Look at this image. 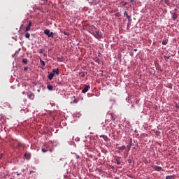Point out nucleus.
<instances>
[{
  "label": "nucleus",
  "instance_id": "1",
  "mask_svg": "<svg viewBox=\"0 0 179 179\" xmlns=\"http://www.w3.org/2000/svg\"><path fill=\"white\" fill-rule=\"evenodd\" d=\"M44 34H45L46 36H48V37H49L50 38H54V33L50 32V29H45L44 31Z\"/></svg>",
  "mask_w": 179,
  "mask_h": 179
},
{
  "label": "nucleus",
  "instance_id": "2",
  "mask_svg": "<svg viewBox=\"0 0 179 179\" xmlns=\"http://www.w3.org/2000/svg\"><path fill=\"white\" fill-rule=\"evenodd\" d=\"M93 36L95 37V38H97L98 40H100L103 36H101V32L100 31H96Z\"/></svg>",
  "mask_w": 179,
  "mask_h": 179
},
{
  "label": "nucleus",
  "instance_id": "3",
  "mask_svg": "<svg viewBox=\"0 0 179 179\" xmlns=\"http://www.w3.org/2000/svg\"><path fill=\"white\" fill-rule=\"evenodd\" d=\"M152 168L155 171H162V170H163V168H162V166H157V165L152 166Z\"/></svg>",
  "mask_w": 179,
  "mask_h": 179
},
{
  "label": "nucleus",
  "instance_id": "4",
  "mask_svg": "<svg viewBox=\"0 0 179 179\" xmlns=\"http://www.w3.org/2000/svg\"><path fill=\"white\" fill-rule=\"evenodd\" d=\"M31 26H33V23L31 22H29L25 29V33H27V31H30V29H31Z\"/></svg>",
  "mask_w": 179,
  "mask_h": 179
},
{
  "label": "nucleus",
  "instance_id": "5",
  "mask_svg": "<svg viewBox=\"0 0 179 179\" xmlns=\"http://www.w3.org/2000/svg\"><path fill=\"white\" fill-rule=\"evenodd\" d=\"M52 73L57 75L58 76V75H59V69H53Z\"/></svg>",
  "mask_w": 179,
  "mask_h": 179
},
{
  "label": "nucleus",
  "instance_id": "6",
  "mask_svg": "<svg viewBox=\"0 0 179 179\" xmlns=\"http://www.w3.org/2000/svg\"><path fill=\"white\" fill-rule=\"evenodd\" d=\"M90 88V85H86L84 89L82 90V93H87V92L89 91V89Z\"/></svg>",
  "mask_w": 179,
  "mask_h": 179
},
{
  "label": "nucleus",
  "instance_id": "7",
  "mask_svg": "<svg viewBox=\"0 0 179 179\" xmlns=\"http://www.w3.org/2000/svg\"><path fill=\"white\" fill-rule=\"evenodd\" d=\"M54 76H55V74L54 73H50L49 75H48V79L49 80H52V79L54 78Z\"/></svg>",
  "mask_w": 179,
  "mask_h": 179
},
{
  "label": "nucleus",
  "instance_id": "8",
  "mask_svg": "<svg viewBox=\"0 0 179 179\" xmlns=\"http://www.w3.org/2000/svg\"><path fill=\"white\" fill-rule=\"evenodd\" d=\"M100 138H103V139L106 141V142H108V137L106 135H101L100 136Z\"/></svg>",
  "mask_w": 179,
  "mask_h": 179
},
{
  "label": "nucleus",
  "instance_id": "9",
  "mask_svg": "<svg viewBox=\"0 0 179 179\" xmlns=\"http://www.w3.org/2000/svg\"><path fill=\"white\" fill-rule=\"evenodd\" d=\"M28 97L29 99H30V100H34V94L30 93L29 94H28Z\"/></svg>",
  "mask_w": 179,
  "mask_h": 179
},
{
  "label": "nucleus",
  "instance_id": "10",
  "mask_svg": "<svg viewBox=\"0 0 179 179\" xmlns=\"http://www.w3.org/2000/svg\"><path fill=\"white\" fill-rule=\"evenodd\" d=\"M47 89H48L50 91H52V90H54V87H52V85H48Z\"/></svg>",
  "mask_w": 179,
  "mask_h": 179
},
{
  "label": "nucleus",
  "instance_id": "11",
  "mask_svg": "<svg viewBox=\"0 0 179 179\" xmlns=\"http://www.w3.org/2000/svg\"><path fill=\"white\" fill-rule=\"evenodd\" d=\"M24 157L27 159V160H30V154L25 153Z\"/></svg>",
  "mask_w": 179,
  "mask_h": 179
},
{
  "label": "nucleus",
  "instance_id": "12",
  "mask_svg": "<svg viewBox=\"0 0 179 179\" xmlns=\"http://www.w3.org/2000/svg\"><path fill=\"white\" fill-rule=\"evenodd\" d=\"M118 150H120L121 152H122V150H125V146L124 145H122L121 147H118Z\"/></svg>",
  "mask_w": 179,
  "mask_h": 179
},
{
  "label": "nucleus",
  "instance_id": "13",
  "mask_svg": "<svg viewBox=\"0 0 179 179\" xmlns=\"http://www.w3.org/2000/svg\"><path fill=\"white\" fill-rule=\"evenodd\" d=\"M178 17V16H177V13H174L172 16L173 20H176V19H177Z\"/></svg>",
  "mask_w": 179,
  "mask_h": 179
},
{
  "label": "nucleus",
  "instance_id": "14",
  "mask_svg": "<svg viewBox=\"0 0 179 179\" xmlns=\"http://www.w3.org/2000/svg\"><path fill=\"white\" fill-rule=\"evenodd\" d=\"M40 64L42 65V66H45V62L43 61V59H40Z\"/></svg>",
  "mask_w": 179,
  "mask_h": 179
},
{
  "label": "nucleus",
  "instance_id": "15",
  "mask_svg": "<svg viewBox=\"0 0 179 179\" xmlns=\"http://www.w3.org/2000/svg\"><path fill=\"white\" fill-rule=\"evenodd\" d=\"M115 163H116V164H117V165H120V164H121V161H120V159H115Z\"/></svg>",
  "mask_w": 179,
  "mask_h": 179
},
{
  "label": "nucleus",
  "instance_id": "16",
  "mask_svg": "<svg viewBox=\"0 0 179 179\" xmlns=\"http://www.w3.org/2000/svg\"><path fill=\"white\" fill-rule=\"evenodd\" d=\"M124 15L127 17V19H129L131 17L129 15H128V13L127 11L124 13Z\"/></svg>",
  "mask_w": 179,
  "mask_h": 179
},
{
  "label": "nucleus",
  "instance_id": "17",
  "mask_svg": "<svg viewBox=\"0 0 179 179\" xmlns=\"http://www.w3.org/2000/svg\"><path fill=\"white\" fill-rule=\"evenodd\" d=\"M168 42H169L168 40H164V41H162V45H166Z\"/></svg>",
  "mask_w": 179,
  "mask_h": 179
},
{
  "label": "nucleus",
  "instance_id": "18",
  "mask_svg": "<svg viewBox=\"0 0 179 179\" xmlns=\"http://www.w3.org/2000/svg\"><path fill=\"white\" fill-rule=\"evenodd\" d=\"M25 38H30V34H29V32H27V33L25 34Z\"/></svg>",
  "mask_w": 179,
  "mask_h": 179
},
{
  "label": "nucleus",
  "instance_id": "19",
  "mask_svg": "<svg viewBox=\"0 0 179 179\" xmlns=\"http://www.w3.org/2000/svg\"><path fill=\"white\" fill-rule=\"evenodd\" d=\"M23 64H27V59H22Z\"/></svg>",
  "mask_w": 179,
  "mask_h": 179
},
{
  "label": "nucleus",
  "instance_id": "20",
  "mask_svg": "<svg viewBox=\"0 0 179 179\" xmlns=\"http://www.w3.org/2000/svg\"><path fill=\"white\" fill-rule=\"evenodd\" d=\"M171 178H173V176H167L166 177V179H171Z\"/></svg>",
  "mask_w": 179,
  "mask_h": 179
},
{
  "label": "nucleus",
  "instance_id": "21",
  "mask_svg": "<svg viewBox=\"0 0 179 179\" xmlns=\"http://www.w3.org/2000/svg\"><path fill=\"white\" fill-rule=\"evenodd\" d=\"M42 152H43V153H45V152H47V149H45V148H42Z\"/></svg>",
  "mask_w": 179,
  "mask_h": 179
},
{
  "label": "nucleus",
  "instance_id": "22",
  "mask_svg": "<svg viewBox=\"0 0 179 179\" xmlns=\"http://www.w3.org/2000/svg\"><path fill=\"white\" fill-rule=\"evenodd\" d=\"M17 148H22V143H18V144H17Z\"/></svg>",
  "mask_w": 179,
  "mask_h": 179
},
{
  "label": "nucleus",
  "instance_id": "23",
  "mask_svg": "<svg viewBox=\"0 0 179 179\" xmlns=\"http://www.w3.org/2000/svg\"><path fill=\"white\" fill-rule=\"evenodd\" d=\"M125 5H127V2H124L122 3V6H125Z\"/></svg>",
  "mask_w": 179,
  "mask_h": 179
},
{
  "label": "nucleus",
  "instance_id": "24",
  "mask_svg": "<svg viewBox=\"0 0 179 179\" xmlns=\"http://www.w3.org/2000/svg\"><path fill=\"white\" fill-rule=\"evenodd\" d=\"M28 69H29V67H28V66H26V67L24 68V71H27Z\"/></svg>",
  "mask_w": 179,
  "mask_h": 179
},
{
  "label": "nucleus",
  "instance_id": "25",
  "mask_svg": "<svg viewBox=\"0 0 179 179\" xmlns=\"http://www.w3.org/2000/svg\"><path fill=\"white\" fill-rule=\"evenodd\" d=\"M128 150H131V145H127Z\"/></svg>",
  "mask_w": 179,
  "mask_h": 179
},
{
  "label": "nucleus",
  "instance_id": "26",
  "mask_svg": "<svg viewBox=\"0 0 179 179\" xmlns=\"http://www.w3.org/2000/svg\"><path fill=\"white\" fill-rule=\"evenodd\" d=\"M89 3L90 5H93V1H90Z\"/></svg>",
  "mask_w": 179,
  "mask_h": 179
},
{
  "label": "nucleus",
  "instance_id": "27",
  "mask_svg": "<svg viewBox=\"0 0 179 179\" xmlns=\"http://www.w3.org/2000/svg\"><path fill=\"white\" fill-rule=\"evenodd\" d=\"M40 53H41V54H43V49H41V50H40Z\"/></svg>",
  "mask_w": 179,
  "mask_h": 179
},
{
  "label": "nucleus",
  "instance_id": "28",
  "mask_svg": "<svg viewBox=\"0 0 179 179\" xmlns=\"http://www.w3.org/2000/svg\"><path fill=\"white\" fill-rule=\"evenodd\" d=\"M126 100H127V101H129V98H127Z\"/></svg>",
  "mask_w": 179,
  "mask_h": 179
},
{
  "label": "nucleus",
  "instance_id": "29",
  "mask_svg": "<svg viewBox=\"0 0 179 179\" xmlns=\"http://www.w3.org/2000/svg\"><path fill=\"white\" fill-rule=\"evenodd\" d=\"M174 10H175V12H177V8H175Z\"/></svg>",
  "mask_w": 179,
  "mask_h": 179
},
{
  "label": "nucleus",
  "instance_id": "30",
  "mask_svg": "<svg viewBox=\"0 0 179 179\" xmlns=\"http://www.w3.org/2000/svg\"><path fill=\"white\" fill-rule=\"evenodd\" d=\"M121 152H122L121 150H119V151H118V153H121Z\"/></svg>",
  "mask_w": 179,
  "mask_h": 179
},
{
  "label": "nucleus",
  "instance_id": "31",
  "mask_svg": "<svg viewBox=\"0 0 179 179\" xmlns=\"http://www.w3.org/2000/svg\"><path fill=\"white\" fill-rule=\"evenodd\" d=\"M129 163H131V159H129Z\"/></svg>",
  "mask_w": 179,
  "mask_h": 179
},
{
  "label": "nucleus",
  "instance_id": "32",
  "mask_svg": "<svg viewBox=\"0 0 179 179\" xmlns=\"http://www.w3.org/2000/svg\"><path fill=\"white\" fill-rule=\"evenodd\" d=\"M134 51H138V50L137 49H134Z\"/></svg>",
  "mask_w": 179,
  "mask_h": 179
},
{
  "label": "nucleus",
  "instance_id": "33",
  "mask_svg": "<svg viewBox=\"0 0 179 179\" xmlns=\"http://www.w3.org/2000/svg\"><path fill=\"white\" fill-rule=\"evenodd\" d=\"M24 93H25V92H22V94H24Z\"/></svg>",
  "mask_w": 179,
  "mask_h": 179
},
{
  "label": "nucleus",
  "instance_id": "34",
  "mask_svg": "<svg viewBox=\"0 0 179 179\" xmlns=\"http://www.w3.org/2000/svg\"><path fill=\"white\" fill-rule=\"evenodd\" d=\"M112 169H114V166H112Z\"/></svg>",
  "mask_w": 179,
  "mask_h": 179
},
{
  "label": "nucleus",
  "instance_id": "35",
  "mask_svg": "<svg viewBox=\"0 0 179 179\" xmlns=\"http://www.w3.org/2000/svg\"><path fill=\"white\" fill-rule=\"evenodd\" d=\"M178 108H179V106L178 107Z\"/></svg>",
  "mask_w": 179,
  "mask_h": 179
},
{
  "label": "nucleus",
  "instance_id": "36",
  "mask_svg": "<svg viewBox=\"0 0 179 179\" xmlns=\"http://www.w3.org/2000/svg\"><path fill=\"white\" fill-rule=\"evenodd\" d=\"M178 108H179V106L178 107Z\"/></svg>",
  "mask_w": 179,
  "mask_h": 179
},
{
  "label": "nucleus",
  "instance_id": "37",
  "mask_svg": "<svg viewBox=\"0 0 179 179\" xmlns=\"http://www.w3.org/2000/svg\"><path fill=\"white\" fill-rule=\"evenodd\" d=\"M178 108H179V106L178 107Z\"/></svg>",
  "mask_w": 179,
  "mask_h": 179
},
{
  "label": "nucleus",
  "instance_id": "38",
  "mask_svg": "<svg viewBox=\"0 0 179 179\" xmlns=\"http://www.w3.org/2000/svg\"><path fill=\"white\" fill-rule=\"evenodd\" d=\"M178 150H179V147H178Z\"/></svg>",
  "mask_w": 179,
  "mask_h": 179
},
{
  "label": "nucleus",
  "instance_id": "39",
  "mask_svg": "<svg viewBox=\"0 0 179 179\" xmlns=\"http://www.w3.org/2000/svg\"><path fill=\"white\" fill-rule=\"evenodd\" d=\"M178 9H179V6H178Z\"/></svg>",
  "mask_w": 179,
  "mask_h": 179
}]
</instances>
